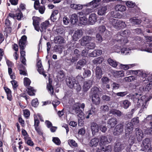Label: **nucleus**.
<instances>
[{
  "instance_id": "1",
  "label": "nucleus",
  "mask_w": 152,
  "mask_h": 152,
  "mask_svg": "<svg viewBox=\"0 0 152 152\" xmlns=\"http://www.w3.org/2000/svg\"><path fill=\"white\" fill-rule=\"evenodd\" d=\"M85 107V104L84 103L81 104L79 102L76 103L72 106V112L81 120H83L85 118V116L83 110L80 109V108L84 110Z\"/></svg>"
},
{
  "instance_id": "2",
  "label": "nucleus",
  "mask_w": 152,
  "mask_h": 152,
  "mask_svg": "<svg viewBox=\"0 0 152 152\" xmlns=\"http://www.w3.org/2000/svg\"><path fill=\"white\" fill-rule=\"evenodd\" d=\"M141 95L137 93L134 94L132 97V99L135 103H137L138 107H142L143 108H146L145 104L146 103V97L145 96H141Z\"/></svg>"
},
{
  "instance_id": "3",
  "label": "nucleus",
  "mask_w": 152,
  "mask_h": 152,
  "mask_svg": "<svg viewBox=\"0 0 152 152\" xmlns=\"http://www.w3.org/2000/svg\"><path fill=\"white\" fill-rule=\"evenodd\" d=\"M130 33V32L128 30L120 31L114 36V42H117L118 43L116 45H117L118 44H119V42H121L123 37L128 36Z\"/></svg>"
},
{
  "instance_id": "4",
  "label": "nucleus",
  "mask_w": 152,
  "mask_h": 152,
  "mask_svg": "<svg viewBox=\"0 0 152 152\" xmlns=\"http://www.w3.org/2000/svg\"><path fill=\"white\" fill-rule=\"evenodd\" d=\"M115 9L116 11L115 12L112 11L111 12V14L113 17L118 18H120L121 17V15H118V14L117 15L116 11L120 12H124L126 9L125 6L121 5H117L115 7Z\"/></svg>"
},
{
  "instance_id": "5",
  "label": "nucleus",
  "mask_w": 152,
  "mask_h": 152,
  "mask_svg": "<svg viewBox=\"0 0 152 152\" xmlns=\"http://www.w3.org/2000/svg\"><path fill=\"white\" fill-rule=\"evenodd\" d=\"M84 72L83 73V77L78 75L76 77L77 79L79 82L83 81L85 78L90 77L91 72L90 70L85 68H83Z\"/></svg>"
},
{
  "instance_id": "6",
  "label": "nucleus",
  "mask_w": 152,
  "mask_h": 152,
  "mask_svg": "<svg viewBox=\"0 0 152 152\" xmlns=\"http://www.w3.org/2000/svg\"><path fill=\"white\" fill-rule=\"evenodd\" d=\"M126 144L116 141L114 144L113 150L115 152H120L123 150L126 146Z\"/></svg>"
},
{
  "instance_id": "7",
  "label": "nucleus",
  "mask_w": 152,
  "mask_h": 152,
  "mask_svg": "<svg viewBox=\"0 0 152 152\" xmlns=\"http://www.w3.org/2000/svg\"><path fill=\"white\" fill-rule=\"evenodd\" d=\"M124 131V126L121 124H118L115 127L113 132L115 135H119L121 134Z\"/></svg>"
},
{
  "instance_id": "8",
  "label": "nucleus",
  "mask_w": 152,
  "mask_h": 152,
  "mask_svg": "<svg viewBox=\"0 0 152 152\" xmlns=\"http://www.w3.org/2000/svg\"><path fill=\"white\" fill-rule=\"evenodd\" d=\"M135 131V134L137 140L138 142H140L143 137V132L142 130L139 128H136Z\"/></svg>"
},
{
  "instance_id": "9",
  "label": "nucleus",
  "mask_w": 152,
  "mask_h": 152,
  "mask_svg": "<svg viewBox=\"0 0 152 152\" xmlns=\"http://www.w3.org/2000/svg\"><path fill=\"white\" fill-rule=\"evenodd\" d=\"M27 37L25 35L23 36L19 41V45L20 48H24L28 44Z\"/></svg>"
},
{
  "instance_id": "10",
  "label": "nucleus",
  "mask_w": 152,
  "mask_h": 152,
  "mask_svg": "<svg viewBox=\"0 0 152 152\" xmlns=\"http://www.w3.org/2000/svg\"><path fill=\"white\" fill-rule=\"evenodd\" d=\"M78 60L77 57L73 55L66 57L64 61L67 63V65L69 66L77 61Z\"/></svg>"
},
{
  "instance_id": "11",
  "label": "nucleus",
  "mask_w": 152,
  "mask_h": 152,
  "mask_svg": "<svg viewBox=\"0 0 152 152\" xmlns=\"http://www.w3.org/2000/svg\"><path fill=\"white\" fill-rule=\"evenodd\" d=\"M92 81L91 80H88L83 83V89L84 91H87L91 86Z\"/></svg>"
},
{
  "instance_id": "12",
  "label": "nucleus",
  "mask_w": 152,
  "mask_h": 152,
  "mask_svg": "<svg viewBox=\"0 0 152 152\" xmlns=\"http://www.w3.org/2000/svg\"><path fill=\"white\" fill-rule=\"evenodd\" d=\"M150 144V140L149 139L147 138L144 139L142 141V144L141 145L142 150L144 151L148 148Z\"/></svg>"
},
{
  "instance_id": "13",
  "label": "nucleus",
  "mask_w": 152,
  "mask_h": 152,
  "mask_svg": "<svg viewBox=\"0 0 152 152\" xmlns=\"http://www.w3.org/2000/svg\"><path fill=\"white\" fill-rule=\"evenodd\" d=\"M108 126L110 128L114 127L117 123V119L113 118L110 119L107 121Z\"/></svg>"
},
{
  "instance_id": "14",
  "label": "nucleus",
  "mask_w": 152,
  "mask_h": 152,
  "mask_svg": "<svg viewBox=\"0 0 152 152\" xmlns=\"http://www.w3.org/2000/svg\"><path fill=\"white\" fill-rule=\"evenodd\" d=\"M102 89L100 88L94 86L92 87L89 96H94V95H99V94L101 92Z\"/></svg>"
},
{
  "instance_id": "15",
  "label": "nucleus",
  "mask_w": 152,
  "mask_h": 152,
  "mask_svg": "<svg viewBox=\"0 0 152 152\" xmlns=\"http://www.w3.org/2000/svg\"><path fill=\"white\" fill-rule=\"evenodd\" d=\"M91 39V37L89 36H85L83 37L80 40V44L82 46H86V45H88Z\"/></svg>"
},
{
  "instance_id": "16",
  "label": "nucleus",
  "mask_w": 152,
  "mask_h": 152,
  "mask_svg": "<svg viewBox=\"0 0 152 152\" xmlns=\"http://www.w3.org/2000/svg\"><path fill=\"white\" fill-rule=\"evenodd\" d=\"M76 82V80L73 78L69 77L66 80V84L70 88H72L74 87V85Z\"/></svg>"
},
{
  "instance_id": "17",
  "label": "nucleus",
  "mask_w": 152,
  "mask_h": 152,
  "mask_svg": "<svg viewBox=\"0 0 152 152\" xmlns=\"http://www.w3.org/2000/svg\"><path fill=\"white\" fill-rule=\"evenodd\" d=\"M108 113L109 114H112L118 117H121L123 115V113L119 110L115 109H111Z\"/></svg>"
},
{
  "instance_id": "18",
  "label": "nucleus",
  "mask_w": 152,
  "mask_h": 152,
  "mask_svg": "<svg viewBox=\"0 0 152 152\" xmlns=\"http://www.w3.org/2000/svg\"><path fill=\"white\" fill-rule=\"evenodd\" d=\"M91 127L92 134L93 135H94L98 132L99 127L96 123L93 122L91 124Z\"/></svg>"
},
{
  "instance_id": "19",
  "label": "nucleus",
  "mask_w": 152,
  "mask_h": 152,
  "mask_svg": "<svg viewBox=\"0 0 152 152\" xmlns=\"http://www.w3.org/2000/svg\"><path fill=\"white\" fill-rule=\"evenodd\" d=\"M86 63V59H83L80 60L77 62V64L76 69L79 70L81 69L82 67L84 66Z\"/></svg>"
},
{
  "instance_id": "20",
  "label": "nucleus",
  "mask_w": 152,
  "mask_h": 152,
  "mask_svg": "<svg viewBox=\"0 0 152 152\" xmlns=\"http://www.w3.org/2000/svg\"><path fill=\"white\" fill-rule=\"evenodd\" d=\"M101 0H94L87 4V6H91L92 9L95 8L99 5V2Z\"/></svg>"
},
{
  "instance_id": "21",
  "label": "nucleus",
  "mask_w": 152,
  "mask_h": 152,
  "mask_svg": "<svg viewBox=\"0 0 152 152\" xmlns=\"http://www.w3.org/2000/svg\"><path fill=\"white\" fill-rule=\"evenodd\" d=\"M92 98L93 103L95 105H99L100 102V99L99 95H94V96H89Z\"/></svg>"
},
{
  "instance_id": "22",
  "label": "nucleus",
  "mask_w": 152,
  "mask_h": 152,
  "mask_svg": "<svg viewBox=\"0 0 152 152\" xmlns=\"http://www.w3.org/2000/svg\"><path fill=\"white\" fill-rule=\"evenodd\" d=\"M83 34V31L81 30H77L76 31L73 36V38L75 41L77 40L80 38Z\"/></svg>"
},
{
  "instance_id": "23",
  "label": "nucleus",
  "mask_w": 152,
  "mask_h": 152,
  "mask_svg": "<svg viewBox=\"0 0 152 152\" xmlns=\"http://www.w3.org/2000/svg\"><path fill=\"white\" fill-rule=\"evenodd\" d=\"M97 18L95 14L92 13L91 14L88 18V22L90 24L93 25L96 21Z\"/></svg>"
},
{
  "instance_id": "24",
  "label": "nucleus",
  "mask_w": 152,
  "mask_h": 152,
  "mask_svg": "<svg viewBox=\"0 0 152 152\" xmlns=\"http://www.w3.org/2000/svg\"><path fill=\"white\" fill-rule=\"evenodd\" d=\"M95 108H92L91 110L86 112V114H84L85 118L87 119L89 118L90 116L95 114Z\"/></svg>"
},
{
  "instance_id": "25",
  "label": "nucleus",
  "mask_w": 152,
  "mask_h": 152,
  "mask_svg": "<svg viewBox=\"0 0 152 152\" xmlns=\"http://www.w3.org/2000/svg\"><path fill=\"white\" fill-rule=\"evenodd\" d=\"M96 77L97 79H100L102 75V71L100 67L97 66L95 69Z\"/></svg>"
},
{
  "instance_id": "26",
  "label": "nucleus",
  "mask_w": 152,
  "mask_h": 152,
  "mask_svg": "<svg viewBox=\"0 0 152 152\" xmlns=\"http://www.w3.org/2000/svg\"><path fill=\"white\" fill-rule=\"evenodd\" d=\"M49 24L50 23L48 20H46L44 22L42 23L40 25V31L42 32L44 30L45 31L48 26Z\"/></svg>"
},
{
  "instance_id": "27",
  "label": "nucleus",
  "mask_w": 152,
  "mask_h": 152,
  "mask_svg": "<svg viewBox=\"0 0 152 152\" xmlns=\"http://www.w3.org/2000/svg\"><path fill=\"white\" fill-rule=\"evenodd\" d=\"M64 41L63 37L60 36H58L54 38V42L56 44H62L64 42Z\"/></svg>"
},
{
  "instance_id": "28",
  "label": "nucleus",
  "mask_w": 152,
  "mask_h": 152,
  "mask_svg": "<svg viewBox=\"0 0 152 152\" xmlns=\"http://www.w3.org/2000/svg\"><path fill=\"white\" fill-rule=\"evenodd\" d=\"M148 80L150 83L147 85L145 88V90L146 91H149L152 88V74L151 76L148 77Z\"/></svg>"
},
{
  "instance_id": "29",
  "label": "nucleus",
  "mask_w": 152,
  "mask_h": 152,
  "mask_svg": "<svg viewBox=\"0 0 152 152\" xmlns=\"http://www.w3.org/2000/svg\"><path fill=\"white\" fill-rule=\"evenodd\" d=\"M127 36H124L123 37L122 39V41L121 42H119V44H118V48H121V47H124L125 46V45L127 43L128 40L127 38Z\"/></svg>"
},
{
  "instance_id": "30",
  "label": "nucleus",
  "mask_w": 152,
  "mask_h": 152,
  "mask_svg": "<svg viewBox=\"0 0 152 152\" xmlns=\"http://www.w3.org/2000/svg\"><path fill=\"white\" fill-rule=\"evenodd\" d=\"M99 140L97 138L92 139L89 143V145L91 147H95L98 145Z\"/></svg>"
},
{
  "instance_id": "31",
  "label": "nucleus",
  "mask_w": 152,
  "mask_h": 152,
  "mask_svg": "<svg viewBox=\"0 0 152 152\" xmlns=\"http://www.w3.org/2000/svg\"><path fill=\"white\" fill-rule=\"evenodd\" d=\"M107 61L109 64L113 67H116L117 66H119L120 63L111 58L108 59Z\"/></svg>"
},
{
  "instance_id": "32",
  "label": "nucleus",
  "mask_w": 152,
  "mask_h": 152,
  "mask_svg": "<svg viewBox=\"0 0 152 152\" xmlns=\"http://www.w3.org/2000/svg\"><path fill=\"white\" fill-rule=\"evenodd\" d=\"M70 20L72 24L74 25L76 24L78 21L77 15L75 14H72L71 16Z\"/></svg>"
},
{
  "instance_id": "33",
  "label": "nucleus",
  "mask_w": 152,
  "mask_h": 152,
  "mask_svg": "<svg viewBox=\"0 0 152 152\" xmlns=\"http://www.w3.org/2000/svg\"><path fill=\"white\" fill-rule=\"evenodd\" d=\"M124 73L123 71H116L113 73V75L115 77H122L124 76Z\"/></svg>"
},
{
  "instance_id": "34",
  "label": "nucleus",
  "mask_w": 152,
  "mask_h": 152,
  "mask_svg": "<svg viewBox=\"0 0 152 152\" xmlns=\"http://www.w3.org/2000/svg\"><path fill=\"white\" fill-rule=\"evenodd\" d=\"M65 75L64 72L62 70H60L58 72L57 75V79L60 81H63L64 79Z\"/></svg>"
},
{
  "instance_id": "35",
  "label": "nucleus",
  "mask_w": 152,
  "mask_h": 152,
  "mask_svg": "<svg viewBox=\"0 0 152 152\" xmlns=\"http://www.w3.org/2000/svg\"><path fill=\"white\" fill-rule=\"evenodd\" d=\"M107 10V8L106 6L102 7L99 10L98 14L99 15H103L106 13Z\"/></svg>"
},
{
  "instance_id": "36",
  "label": "nucleus",
  "mask_w": 152,
  "mask_h": 152,
  "mask_svg": "<svg viewBox=\"0 0 152 152\" xmlns=\"http://www.w3.org/2000/svg\"><path fill=\"white\" fill-rule=\"evenodd\" d=\"M130 104V102L128 100H125L122 102L121 105L124 108L126 109L128 108Z\"/></svg>"
},
{
  "instance_id": "37",
  "label": "nucleus",
  "mask_w": 152,
  "mask_h": 152,
  "mask_svg": "<svg viewBox=\"0 0 152 152\" xmlns=\"http://www.w3.org/2000/svg\"><path fill=\"white\" fill-rule=\"evenodd\" d=\"M120 20L113 19L112 20L111 24L115 28L118 29V26L120 24Z\"/></svg>"
},
{
  "instance_id": "38",
  "label": "nucleus",
  "mask_w": 152,
  "mask_h": 152,
  "mask_svg": "<svg viewBox=\"0 0 152 152\" xmlns=\"http://www.w3.org/2000/svg\"><path fill=\"white\" fill-rule=\"evenodd\" d=\"M98 33L103 35L104 33L107 31L105 26H99L98 28Z\"/></svg>"
},
{
  "instance_id": "39",
  "label": "nucleus",
  "mask_w": 152,
  "mask_h": 152,
  "mask_svg": "<svg viewBox=\"0 0 152 152\" xmlns=\"http://www.w3.org/2000/svg\"><path fill=\"white\" fill-rule=\"evenodd\" d=\"M100 140V142L102 145H105V144H107L109 142V141L108 140L107 137L105 136H101Z\"/></svg>"
},
{
  "instance_id": "40",
  "label": "nucleus",
  "mask_w": 152,
  "mask_h": 152,
  "mask_svg": "<svg viewBox=\"0 0 152 152\" xmlns=\"http://www.w3.org/2000/svg\"><path fill=\"white\" fill-rule=\"evenodd\" d=\"M52 81L49 80V83L47 85V88L48 91H50L51 94L53 95V87L52 85Z\"/></svg>"
},
{
  "instance_id": "41",
  "label": "nucleus",
  "mask_w": 152,
  "mask_h": 152,
  "mask_svg": "<svg viewBox=\"0 0 152 152\" xmlns=\"http://www.w3.org/2000/svg\"><path fill=\"white\" fill-rule=\"evenodd\" d=\"M103 61V58L101 57H99L95 58L93 60V63L96 64H101Z\"/></svg>"
},
{
  "instance_id": "42",
  "label": "nucleus",
  "mask_w": 152,
  "mask_h": 152,
  "mask_svg": "<svg viewBox=\"0 0 152 152\" xmlns=\"http://www.w3.org/2000/svg\"><path fill=\"white\" fill-rule=\"evenodd\" d=\"M80 24L83 25H86L87 23V18L85 16L80 17Z\"/></svg>"
},
{
  "instance_id": "43",
  "label": "nucleus",
  "mask_w": 152,
  "mask_h": 152,
  "mask_svg": "<svg viewBox=\"0 0 152 152\" xmlns=\"http://www.w3.org/2000/svg\"><path fill=\"white\" fill-rule=\"evenodd\" d=\"M136 136L133 134H132L130 135V137L128 140V142L130 144H133L134 142L136 140Z\"/></svg>"
},
{
  "instance_id": "44",
  "label": "nucleus",
  "mask_w": 152,
  "mask_h": 152,
  "mask_svg": "<svg viewBox=\"0 0 152 152\" xmlns=\"http://www.w3.org/2000/svg\"><path fill=\"white\" fill-rule=\"evenodd\" d=\"M68 142L69 145L72 147H77V144L75 141L72 139H69L68 141Z\"/></svg>"
},
{
  "instance_id": "45",
  "label": "nucleus",
  "mask_w": 152,
  "mask_h": 152,
  "mask_svg": "<svg viewBox=\"0 0 152 152\" xmlns=\"http://www.w3.org/2000/svg\"><path fill=\"white\" fill-rule=\"evenodd\" d=\"M28 91L27 92L29 95L31 96L35 95V94L34 92L35 91L33 87L29 86L28 88Z\"/></svg>"
},
{
  "instance_id": "46",
  "label": "nucleus",
  "mask_w": 152,
  "mask_h": 152,
  "mask_svg": "<svg viewBox=\"0 0 152 152\" xmlns=\"http://www.w3.org/2000/svg\"><path fill=\"white\" fill-rule=\"evenodd\" d=\"M121 51L122 54L126 55L131 52V50L129 48H122Z\"/></svg>"
},
{
  "instance_id": "47",
  "label": "nucleus",
  "mask_w": 152,
  "mask_h": 152,
  "mask_svg": "<svg viewBox=\"0 0 152 152\" xmlns=\"http://www.w3.org/2000/svg\"><path fill=\"white\" fill-rule=\"evenodd\" d=\"M23 17V13L21 10H20L19 11V12H17L15 14V18L18 20H21V18Z\"/></svg>"
},
{
  "instance_id": "48",
  "label": "nucleus",
  "mask_w": 152,
  "mask_h": 152,
  "mask_svg": "<svg viewBox=\"0 0 152 152\" xmlns=\"http://www.w3.org/2000/svg\"><path fill=\"white\" fill-rule=\"evenodd\" d=\"M137 48L138 49V50L152 53V48H133L132 50L137 49Z\"/></svg>"
},
{
  "instance_id": "49",
  "label": "nucleus",
  "mask_w": 152,
  "mask_h": 152,
  "mask_svg": "<svg viewBox=\"0 0 152 152\" xmlns=\"http://www.w3.org/2000/svg\"><path fill=\"white\" fill-rule=\"evenodd\" d=\"M139 75L141 77H145L147 76L148 75L150 74V73H145V71H142L141 70H139Z\"/></svg>"
},
{
  "instance_id": "50",
  "label": "nucleus",
  "mask_w": 152,
  "mask_h": 152,
  "mask_svg": "<svg viewBox=\"0 0 152 152\" xmlns=\"http://www.w3.org/2000/svg\"><path fill=\"white\" fill-rule=\"evenodd\" d=\"M73 88H74V89H75L77 92L80 91L81 89V87L80 85L77 82V81L74 85Z\"/></svg>"
},
{
  "instance_id": "51",
  "label": "nucleus",
  "mask_w": 152,
  "mask_h": 152,
  "mask_svg": "<svg viewBox=\"0 0 152 152\" xmlns=\"http://www.w3.org/2000/svg\"><path fill=\"white\" fill-rule=\"evenodd\" d=\"M131 20V22L133 23V24H139L141 23V20L136 18H132Z\"/></svg>"
},
{
  "instance_id": "52",
  "label": "nucleus",
  "mask_w": 152,
  "mask_h": 152,
  "mask_svg": "<svg viewBox=\"0 0 152 152\" xmlns=\"http://www.w3.org/2000/svg\"><path fill=\"white\" fill-rule=\"evenodd\" d=\"M52 141L57 145H59L61 144V141L58 137H53Z\"/></svg>"
},
{
  "instance_id": "53",
  "label": "nucleus",
  "mask_w": 152,
  "mask_h": 152,
  "mask_svg": "<svg viewBox=\"0 0 152 152\" xmlns=\"http://www.w3.org/2000/svg\"><path fill=\"white\" fill-rule=\"evenodd\" d=\"M37 66L38 68V71H40V72H42V70H43V66L42 65L41 61L39 60L38 61L37 63Z\"/></svg>"
},
{
  "instance_id": "54",
  "label": "nucleus",
  "mask_w": 152,
  "mask_h": 152,
  "mask_svg": "<svg viewBox=\"0 0 152 152\" xmlns=\"http://www.w3.org/2000/svg\"><path fill=\"white\" fill-rule=\"evenodd\" d=\"M126 81L128 82H131L134 81L135 79V77L133 76H131L128 77H126L124 78Z\"/></svg>"
},
{
  "instance_id": "55",
  "label": "nucleus",
  "mask_w": 152,
  "mask_h": 152,
  "mask_svg": "<svg viewBox=\"0 0 152 152\" xmlns=\"http://www.w3.org/2000/svg\"><path fill=\"white\" fill-rule=\"evenodd\" d=\"M31 83L30 80L28 78L25 77L24 79V84L25 86H28Z\"/></svg>"
},
{
  "instance_id": "56",
  "label": "nucleus",
  "mask_w": 152,
  "mask_h": 152,
  "mask_svg": "<svg viewBox=\"0 0 152 152\" xmlns=\"http://www.w3.org/2000/svg\"><path fill=\"white\" fill-rule=\"evenodd\" d=\"M100 109L103 112H107L109 110V107L107 105H102Z\"/></svg>"
},
{
  "instance_id": "57",
  "label": "nucleus",
  "mask_w": 152,
  "mask_h": 152,
  "mask_svg": "<svg viewBox=\"0 0 152 152\" xmlns=\"http://www.w3.org/2000/svg\"><path fill=\"white\" fill-rule=\"evenodd\" d=\"M139 122V118L137 117L136 118H133L132 120L130 123L132 124V125L133 126L137 124Z\"/></svg>"
},
{
  "instance_id": "58",
  "label": "nucleus",
  "mask_w": 152,
  "mask_h": 152,
  "mask_svg": "<svg viewBox=\"0 0 152 152\" xmlns=\"http://www.w3.org/2000/svg\"><path fill=\"white\" fill-rule=\"evenodd\" d=\"M102 83L103 85L107 84L109 81V79L106 77H103L101 79Z\"/></svg>"
},
{
  "instance_id": "59",
  "label": "nucleus",
  "mask_w": 152,
  "mask_h": 152,
  "mask_svg": "<svg viewBox=\"0 0 152 152\" xmlns=\"http://www.w3.org/2000/svg\"><path fill=\"white\" fill-rule=\"evenodd\" d=\"M75 57H77L78 59L80 57V52L77 49H75L74 51V54L73 55Z\"/></svg>"
},
{
  "instance_id": "60",
  "label": "nucleus",
  "mask_w": 152,
  "mask_h": 152,
  "mask_svg": "<svg viewBox=\"0 0 152 152\" xmlns=\"http://www.w3.org/2000/svg\"><path fill=\"white\" fill-rule=\"evenodd\" d=\"M5 24L9 29H11L10 26L11 24V21L9 20L8 17H7L5 21Z\"/></svg>"
},
{
  "instance_id": "61",
  "label": "nucleus",
  "mask_w": 152,
  "mask_h": 152,
  "mask_svg": "<svg viewBox=\"0 0 152 152\" xmlns=\"http://www.w3.org/2000/svg\"><path fill=\"white\" fill-rule=\"evenodd\" d=\"M23 111L25 117L26 118H28L30 115L29 111L28 109H25L23 110Z\"/></svg>"
},
{
  "instance_id": "62",
  "label": "nucleus",
  "mask_w": 152,
  "mask_h": 152,
  "mask_svg": "<svg viewBox=\"0 0 152 152\" xmlns=\"http://www.w3.org/2000/svg\"><path fill=\"white\" fill-rule=\"evenodd\" d=\"M131 65H123L121 64H119V67L120 68L123 69L125 70H126L129 69V66H131Z\"/></svg>"
},
{
  "instance_id": "63",
  "label": "nucleus",
  "mask_w": 152,
  "mask_h": 152,
  "mask_svg": "<svg viewBox=\"0 0 152 152\" xmlns=\"http://www.w3.org/2000/svg\"><path fill=\"white\" fill-rule=\"evenodd\" d=\"M126 5L129 7L133 8L135 6V3L132 1H128L126 3Z\"/></svg>"
},
{
  "instance_id": "64",
  "label": "nucleus",
  "mask_w": 152,
  "mask_h": 152,
  "mask_svg": "<svg viewBox=\"0 0 152 152\" xmlns=\"http://www.w3.org/2000/svg\"><path fill=\"white\" fill-rule=\"evenodd\" d=\"M120 25H119L118 29H123L126 26V24L125 22L120 20Z\"/></svg>"
}]
</instances>
